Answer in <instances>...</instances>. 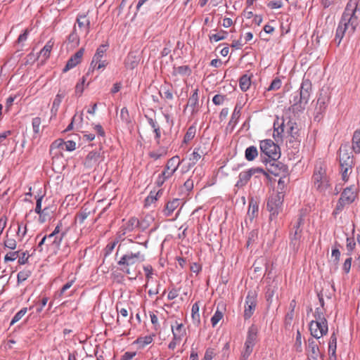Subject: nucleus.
I'll list each match as a JSON object with an SVG mask.
<instances>
[{
  "label": "nucleus",
  "mask_w": 360,
  "mask_h": 360,
  "mask_svg": "<svg viewBox=\"0 0 360 360\" xmlns=\"http://www.w3.org/2000/svg\"><path fill=\"white\" fill-rule=\"evenodd\" d=\"M212 101L215 105H221L224 101V96L222 95L217 94L213 97Z\"/></svg>",
  "instance_id": "62"
},
{
  "label": "nucleus",
  "mask_w": 360,
  "mask_h": 360,
  "mask_svg": "<svg viewBox=\"0 0 360 360\" xmlns=\"http://www.w3.org/2000/svg\"><path fill=\"white\" fill-rule=\"evenodd\" d=\"M303 223V219L300 217L295 226V232L290 235V245L293 246L294 249H297L300 246V241L302 236V230L300 229V225Z\"/></svg>",
  "instance_id": "18"
},
{
  "label": "nucleus",
  "mask_w": 360,
  "mask_h": 360,
  "mask_svg": "<svg viewBox=\"0 0 360 360\" xmlns=\"http://www.w3.org/2000/svg\"><path fill=\"white\" fill-rule=\"evenodd\" d=\"M186 108H188L192 115L197 113L200 109L198 99V89H195L192 95L188 98Z\"/></svg>",
  "instance_id": "19"
},
{
  "label": "nucleus",
  "mask_w": 360,
  "mask_h": 360,
  "mask_svg": "<svg viewBox=\"0 0 360 360\" xmlns=\"http://www.w3.org/2000/svg\"><path fill=\"white\" fill-rule=\"evenodd\" d=\"M227 33L224 31H220L217 34H212L209 36L210 40L211 41H219L220 40H223L226 37Z\"/></svg>",
  "instance_id": "43"
},
{
  "label": "nucleus",
  "mask_w": 360,
  "mask_h": 360,
  "mask_svg": "<svg viewBox=\"0 0 360 360\" xmlns=\"http://www.w3.org/2000/svg\"><path fill=\"white\" fill-rule=\"evenodd\" d=\"M143 270L146 274L147 282L152 277L153 269L150 265H147L143 267Z\"/></svg>",
  "instance_id": "60"
},
{
  "label": "nucleus",
  "mask_w": 360,
  "mask_h": 360,
  "mask_svg": "<svg viewBox=\"0 0 360 360\" xmlns=\"http://www.w3.org/2000/svg\"><path fill=\"white\" fill-rule=\"evenodd\" d=\"M258 155V151L255 146H250L246 148L245 157L247 160L252 161Z\"/></svg>",
  "instance_id": "33"
},
{
  "label": "nucleus",
  "mask_w": 360,
  "mask_h": 360,
  "mask_svg": "<svg viewBox=\"0 0 360 360\" xmlns=\"http://www.w3.org/2000/svg\"><path fill=\"white\" fill-rule=\"evenodd\" d=\"M150 317L152 324L154 326L155 330H158L160 328V323L158 321V316L154 313H150Z\"/></svg>",
  "instance_id": "55"
},
{
  "label": "nucleus",
  "mask_w": 360,
  "mask_h": 360,
  "mask_svg": "<svg viewBox=\"0 0 360 360\" xmlns=\"http://www.w3.org/2000/svg\"><path fill=\"white\" fill-rule=\"evenodd\" d=\"M336 349H337V337L335 333L330 335V341L328 344V353L329 355L335 357L336 356Z\"/></svg>",
  "instance_id": "30"
},
{
  "label": "nucleus",
  "mask_w": 360,
  "mask_h": 360,
  "mask_svg": "<svg viewBox=\"0 0 360 360\" xmlns=\"http://www.w3.org/2000/svg\"><path fill=\"white\" fill-rule=\"evenodd\" d=\"M63 237V233L60 234V236H56L52 238V239H47L48 244L53 245L56 248H58L60 245Z\"/></svg>",
  "instance_id": "44"
},
{
  "label": "nucleus",
  "mask_w": 360,
  "mask_h": 360,
  "mask_svg": "<svg viewBox=\"0 0 360 360\" xmlns=\"http://www.w3.org/2000/svg\"><path fill=\"white\" fill-rule=\"evenodd\" d=\"M18 251L15 252H11L6 255L4 257L5 262H10V261H14L18 257Z\"/></svg>",
  "instance_id": "53"
},
{
  "label": "nucleus",
  "mask_w": 360,
  "mask_h": 360,
  "mask_svg": "<svg viewBox=\"0 0 360 360\" xmlns=\"http://www.w3.org/2000/svg\"><path fill=\"white\" fill-rule=\"evenodd\" d=\"M257 304V296L254 292H248L245 299V305L244 310V317L245 319H250L253 314Z\"/></svg>",
  "instance_id": "13"
},
{
  "label": "nucleus",
  "mask_w": 360,
  "mask_h": 360,
  "mask_svg": "<svg viewBox=\"0 0 360 360\" xmlns=\"http://www.w3.org/2000/svg\"><path fill=\"white\" fill-rule=\"evenodd\" d=\"M139 221L135 218H131L127 222L122 225L121 230L118 232L120 237L125 235L128 232L132 231L136 227L139 226Z\"/></svg>",
  "instance_id": "21"
},
{
  "label": "nucleus",
  "mask_w": 360,
  "mask_h": 360,
  "mask_svg": "<svg viewBox=\"0 0 360 360\" xmlns=\"http://www.w3.org/2000/svg\"><path fill=\"white\" fill-rule=\"evenodd\" d=\"M27 309V308L21 309L15 315L13 316V319L11 321V325H13L15 323L20 321L26 314Z\"/></svg>",
  "instance_id": "46"
},
{
  "label": "nucleus",
  "mask_w": 360,
  "mask_h": 360,
  "mask_svg": "<svg viewBox=\"0 0 360 360\" xmlns=\"http://www.w3.org/2000/svg\"><path fill=\"white\" fill-rule=\"evenodd\" d=\"M43 196H40L38 198L36 203L35 212L39 214V219L41 222L44 221V219H42V215L44 214V212L46 209L41 210V200Z\"/></svg>",
  "instance_id": "42"
},
{
  "label": "nucleus",
  "mask_w": 360,
  "mask_h": 360,
  "mask_svg": "<svg viewBox=\"0 0 360 360\" xmlns=\"http://www.w3.org/2000/svg\"><path fill=\"white\" fill-rule=\"evenodd\" d=\"M260 149L263 153L276 161L280 158V148L272 140L266 139L260 142Z\"/></svg>",
  "instance_id": "8"
},
{
  "label": "nucleus",
  "mask_w": 360,
  "mask_h": 360,
  "mask_svg": "<svg viewBox=\"0 0 360 360\" xmlns=\"http://www.w3.org/2000/svg\"><path fill=\"white\" fill-rule=\"evenodd\" d=\"M30 273L29 271H20L18 274V281L19 283L25 281L30 276Z\"/></svg>",
  "instance_id": "57"
},
{
  "label": "nucleus",
  "mask_w": 360,
  "mask_h": 360,
  "mask_svg": "<svg viewBox=\"0 0 360 360\" xmlns=\"http://www.w3.org/2000/svg\"><path fill=\"white\" fill-rule=\"evenodd\" d=\"M89 213L90 212H86V210H83L76 216V221L79 224L84 223V220L88 217Z\"/></svg>",
  "instance_id": "48"
},
{
  "label": "nucleus",
  "mask_w": 360,
  "mask_h": 360,
  "mask_svg": "<svg viewBox=\"0 0 360 360\" xmlns=\"http://www.w3.org/2000/svg\"><path fill=\"white\" fill-rule=\"evenodd\" d=\"M259 207L257 203L253 200L249 202V207L248 210V215L251 220H252L258 214Z\"/></svg>",
  "instance_id": "32"
},
{
  "label": "nucleus",
  "mask_w": 360,
  "mask_h": 360,
  "mask_svg": "<svg viewBox=\"0 0 360 360\" xmlns=\"http://www.w3.org/2000/svg\"><path fill=\"white\" fill-rule=\"evenodd\" d=\"M68 42L71 44L72 47H76L79 44V36L77 33V27L75 25L72 32L68 36Z\"/></svg>",
  "instance_id": "29"
},
{
  "label": "nucleus",
  "mask_w": 360,
  "mask_h": 360,
  "mask_svg": "<svg viewBox=\"0 0 360 360\" xmlns=\"http://www.w3.org/2000/svg\"><path fill=\"white\" fill-rule=\"evenodd\" d=\"M180 164L181 160L179 156L176 155L170 158L167 161L165 169L162 172V176L171 178L177 170Z\"/></svg>",
  "instance_id": "15"
},
{
  "label": "nucleus",
  "mask_w": 360,
  "mask_h": 360,
  "mask_svg": "<svg viewBox=\"0 0 360 360\" xmlns=\"http://www.w3.org/2000/svg\"><path fill=\"white\" fill-rule=\"evenodd\" d=\"M356 196V189L355 186H351L346 188L337 204L336 210H342L345 205L351 204L355 200Z\"/></svg>",
  "instance_id": "10"
},
{
  "label": "nucleus",
  "mask_w": 360,
  "mask_h": 360,
  "mask_svg": "<svg viewBox=\"0 0 360 360\" xmlns=\"http://www.w3.org/2000/svg\"><path fill=\"white\" fill-rule=\"evenodd\" d=\"M257 340V333L252 328L248 330L247 339L245 342L244 350L241 353L240 360H247L251 353L252 352L253 347L255 345Z\"/></svg>",
  "instance_id": "9"
},
{
  "label": "nucleus",
  "mask_w": 360,
  "mask_h": 360,
  "mask_svg": "<svg viewBox=\"0 0 360 360\" xmlns=\"http://www.w3.org/2000/svg\"><path fill=\"white\" fill-rule=\"evenodd\" d=\"M352 167H340L342 179L344 181H347L349 178Z\"/></svg>",
  "instance_id": "49"
},
{
  "label": "nucleus",
  "mask_w": 360,
  "mask_h": 360,
  "mask_svg": "<svg viewBox=\"0 0 360 360\" xmlns=\"http://www.w3.org/2000/svg\"><path fill=\"white\" fill-rule=\"evenodd\" d=\"M339 161L340 167H352L353 165V156L347 146H341L339 149Z\"/></svg>",
  "instance_id": "14"
},
{
  "label": "nucleus",
  "mask_w": 360,
  "mask_h": 360,
  "mask_svg": "<svg viewBox=\"0 0 360 360\" xmlns=\"http://www.w3.org/2000/svg\"><path fill=\"white\" fill-rule=\"evenodd\" d=\"M171 329L173 338L168 345V348L174 350L177 345L181 344L183 339L186 337V329L183 323L177 321L172 324Z\"/></svg>",
  "instance_id": "7"
},
{
  "label": "nucleus",
  "mask_w": 360,
  "mask_h": 360,
  "mask_svg": "<svg viewBox=\"0 0 360 360\" xmlns=\"http://www.w3.org/2000/svg\"><path fill=\"white\" fill-rule=\"evenodd\" d=\"M321 307H317L314 311V316L315 318L314 321H327L326 319L325 318V309L323 308V299L321 297L319 299Z\"/></svg>",
  "instance_id": "25"
},
{
  "label": "nucleus",
  "mask_w": 360,
  "mask_h": 360,
  "mask_svg": "<svg viewBox=\"0 0 360 360\" xmlns=\"http://www.w3.org/2000/svg\"><path fill=\"white\" fill-rule=\"evenodd\" d=\"M40 124L41 119L39 117H34L32 120V127L34 133L38 134L39 132Z\"/></svg>",
  "instance_id": "56"
},
{
  "label": "nucleus",
  "mask_w": 360,
  "mask_h": 360,
  "mask_svg": "<svg viewBox=\"0 0 360 360\" xmlns=\"http://www.w3.org/2000/svg\"><path fill=\"white\" fill-rule=\"evenodd\" d=\"M284 198L283 192H273L267 202V209L270 212V219L276 218L282 210V205Z\"/></svg>",
  "instance_id": "6"
},
{
  "label": "nucleus",
  "mask_w": 360,
  "mask_h": 360,
  "mask_svg": "<svg viewBox=\"0 0 360 360\" xmlns=\"http://www.w3.org/2000/svg\"><path fill=\"white\" fill-rule=\"evenodd\" d=\"M356 246V243L354 238L347 239V249L349 252V254L354 250Z\"/></svg>",
  "instance_id": "58"
},
{
  "label": "nucleus",
  "mask_w": 360,
  "mask_h": 360,
  "mask_svg": "<svg viewBox=\"0 0 360 360\" xmlns=\"http://www.w3.org/2000/svg\"><path fill=\"white\" fill-rule=\"evenodd\" d=\"M215 354L216 353L213 348H207L202 360H212L214 357Z\"/></svg>",
  "instance_id": "50"
},
{
  "label": "nucleus",
  "mask_w": 360,
  "mask_h": 360,
  "mask_svg": "<svg viewBox=\"0 0 360 360\" xmlns=\"http://www.w3.org/2000/svg\"><path fill=\"white\" fill-rule=\"evenodd\" d=\"M280 169H281L278 167V165L275 162V161H274L272 163L270 162L269 165L267 167L268 172L274 176L279 175Z\"/></svg>",
  "instance_id": "45"
},
{
  "label": "nucleus",
  "mask_w": 360,
  "mask_h": 360,
  "mask_svg": "<svg viewBox=\"0 0 360 360\" xmlns=\"http://www.w3.org/2000/svg\"><path fill=\"white\" fill-rule=\"evenodd\" d=\"M117 311V323L121 326H125L129 323L128 311L125 308H120L119 304L116 306Z\"/></svg>",
  "instance_id": "23"
},
{
  "label": "nucleus",
  "mask_w": 360,
  "mask_h": 360,
  "mask_svg": "<svg viewBox=\"0 0 360 360\" xmlns=\"http://www.w3.org/2000/svg\"><path fill=\"white\" fill-rule=\"evenodd\" d=\"M268 6L272 9L280 8L283 6V3L281 1H271L269 3Z\"/></svg>",
  "instance_id": "63"
},
{
  "label": "nucleus",
  "mask_w": 360,
  "mask_h": 360,
  "mask_svg": "<svg viewBox=\"0 0 360 360\" xmlns=\"http://www.w3.org/2000/svg\"><path fill=\"white\" fill-rule=\"evenodd\" d=\"M64 146L68 151H72L76 148V143L73 141H68L64 142Z\"/></svg>",
  "instance_id": "59"
},
{
  "label": "nucleus",
  "mask_w": 360,
  "mask_h": 360,
  "mask_svg": "<svg viewBox=\"0 0 360 360\" xmlns=\"http://www.w3.org/2000/svg\"><path fill=\"white\" fill-rule=\"evenodd\" d=\"M191 70L188 65H181V66H179V67H174L173 68L172 75L174 77H176L178 75L188 76L191 74Z\"/></svg>",
  "instance_id": "26"
},
{
  "label": "nucleus",
  "mask_w": 360,
  "mask_h": 360,
  "mask_svg": "<svg viewBox=\"0 0 360 360\" xmlns=\"http://www.w3.org/2000/svg\"><path fill=\"white\" fill-rule=\"evenodd\" d=\"M250 77L247 75H243L239 80V86L243 91H246L250 86Z\"/></svg>",
  "instance_id": "35"
},
{
  "label": "nucleus",
  "mask_w": 360,
  "mask_h": 360,
  "mask_svg": "<svg viewBox=\"0 0 360 360\" xmlns=\"http://www.w3.org/2000/svg\"><path fill=\"white\" fill-rule=\"evenodd\" d=\"M63 98H64L63 94H58L56 96V98L53 102V105H52V108H51V112L53 114H54V115L56 114Z\"/></svg>",
  "instance_id": "38"
},
{
  "label": "nucleus",
  "mask_w": 360,
  "mask_h": 360,
  "mask_svg": "<svg viewBox=\"0 0 360 360\" xmlns=\"http://www.w3.org/2000/svg\"><path fill=\"white\" fill-rule=\"evenodd\" d=\"M328 323L327 321H311L309 324V330L311 335L319 339L328 333Z\"/></svg>",
  "instance_id": "11"
},
{
  "label": "nucleus",
  "mask_w": 360,
  "mask_h": 360,
  "mask_svg": "<svg viewBox=\"0 0 360 360\" xmlns=\"http://www.w3.org/2000/svg\"><path fill=\"white\" fill-rule=\"evenodd\" d=\"M281 86V79L276 78L272 81L271 84H270V86L268 88V90L269 91L277 90V89H280Z\"/></svg>",
  "instance_id": "52"
},
{
  "label": "nucleus",
  "mask_w": 360,
  "mask_h": 360,
  "mask_svg": "<svg viewBox=\"0 0 360 360\" xmlns=\"http://www.w3.org/2000/svg\"><path fill=\"white\" fill-rule=\"evenodd\" d=\"M306 352L308 359L313 360H318L319 357L321 356L319 347L317 343L313 339H309L308 346L306 348Z\"/></svg>",
  "instance_id": "16"
},
{
  "label": "nucleus",
  "mask_w": 360,
  "mask_h": 360,
  "mask_svg": "<svg viewBox=\"0 0 360 360\" xmlns=\"http://www.w3.org/2000/svg\"><path fill=\"white\" fill-rule=\"evenodd\" d=\"M163 91V95L162 97L167 100H172L174 96L173 94L169 88H167V86H164L162 89Z\"/></svg>",
  "instance_id": "54"
},
{
  "label": "nucleus",
  "mask_w": 360,
  "mask_h": 360,
  "mask_svg": "<svg viewBox=\"0 0 360 360\" xmlns=\"http://www.w3.org/2000/svg\"><path fill=\"white\" fill-rule=\"evenodd\" d=\"M165 155L166 152L165 150L151 151L148 153L149 157L155 160L160 159V158L165 156Z\"/></svg>",
  "instance_id": "47"
},
{
  "label": "nucleus",
  "mask_w": 360,
  "mask_h": 360,
  "mask_svg": "<svg viewBox=\"0 0 360 360\" xmlns=\"http://www.w3.org/2000/svg\"><path fill=\"white\" fill-rule=\"evenodd\" d=\"M153 335H146L144 337H140L136 339L134 342L135 344L139 345L140 348H143L146 345L150 344L153 340Z\"/></svg>",
  "instance_id": "34"
},
{
  "label": "nucleus",
  "mask_w": 360,
  "mask_h": 360,
  "mask_svg": "<svg viewBox=\"0 0 360 360\" xmlns=\"http://www.w3.org/2000/svg\"><path fill=\"white\" fill-rule=\"evenodd\" d=\"M52 49V44L50 42L47 43L39 53V58H43L44 60L47 59L49 57L51 51Z\"/></svg>",
  "instance_id": "40"
},
{
  "label": "nucleus",
  "mask_w": 360,
  "mask_h": 360,
  "mask_svg": "<svg viewBox=\"0 0 360 360\" xmlns=\"http://www.w3.org/2000/svg\"><path fill=\"white\" fill-rule=\"evenodd\" d=\"M261 174H266V173L264 169L259 167L250 168L246 171H243L239 174V179L237 182V186H244L248 182L253 175H258Z\"/></svg>",
  "instance_id": "12"
},
{
  "label": "nucleus",
  "mask_w": 360,
  "mask_h": 360,
  "mask_svg": "<svg viewBox=\"0 0 360 360\" xmlns=\"http://www.w3.org/2000/svg\"><path fill=\"white\" fill-rule=\"evenodd\" d=\"M202 151L200 148H195L190 157V161L193 165L196 164L202 157Z\"/></svg>",
  "instance_id": "41"
},
{
  "label": "nucleus",
  "mask_w": 360,
  "mask_h": 360,
  "mask_svg": "<svg viewBox=\"0 0 360 360\" xmlns=\"http://www.w3.org/2000/svg\"><path fill=\"white\" fill-rule=\"evenodd\" d=\"M200 304L199 302H196L192 305L191 308V318L194 324H199L200 322Z\"/></svg>",
  "instance_id": "27"
},
{
  "label": "nucleus",
  "mask_w": 360,
  "mask_h": 360,
  "mask_svg": "<svg viewBox=\"0 0 360 360\" xmlns=\"http://www.w3.org/2000/svg\"><path fill=\"white\" fill-rule=\"evenodd\" d=\"M360 27V0H349L336 30L335 41L339 45L344 36L350 37Z\"/></svg>",
  "instance_id": "1"
},
{
  "label": "nucleus",
  "mask_w": 360,
  "mask_h": 360,
  "mask_svg": "<svg viewBox=\"0 0 360 360\" xmlns=\"http://www.w3.org/2000/svg\"><path fill=\"white\" fill-rule=\"evenodd\" d=\"M195 127H190L184 136L183 143L186 144L189 143L195 137Z\"/></svg>",
  "instance_id": "39"
},
{
  "label": "nucleus",
  "mask_w": 360,
  "mask_h": 360,
  "mask_svg": "<svg viewBox=\"0 0 360 360\" xmlns=\"http://www.w3.org/2000/svg\"><path fill=\"white\" fill-rule=\"evenodd\" d=\"M311 91V83L309 79L303 80L300 89L299 95H296L293 98V107L295 109L301 110L305 108L308 103Z\"/></svg>",
  "instance_id": "2"
},
{
  "label": "nucleus",
  "mask_w": 360,
  "mask_h": 360,
  "mask_svg": "<svg viewBox=\"0 0 360 360\" xmlns=\"http://www.w3.org/2000/svg\"><path fill=\"white\" fill-rule=\"evenodd\" d=\"M108 46V44H102L97 49L91 62L87 75H89L90 72H94L95 70L102 71L109 64V60L105 59V52Z\"/></svg>",
  "instance_id": "3"
},
{
  "label": "nucleus",
  "mask_w": 360,
  "mask_h": 360,
  "mask_svg": "<svg viewBox=\"0 0 360 360\" xmlns=\"http://www.w3.org/2000/svg\"><path fill=\"white\" fill-rule=\"evenodd\" d=\"M352 144L353 150L356 153H360V129L354 132Z\"/></svg>",
  "instance_id": "28"
},
{
  "label": "nucleus",
  "mask_w": 360,
  "mask_h": 360,
  "mask_svg": "<svg viewBox=\"0 0 360 360\" xmlns=\"http://www.w3.org/2000/svg\"><path fill=\"white\" fill-rule=\"evenodd\" d=\"M80 34L86 36L89 32L90 20L85 14H79L76 19Z\"/></svg>",
  "instance_id": "17"
},
{
  "label": "nucleus",
  "mask_w": 360,
  "mask_h": 360,
  "mask_svg": "<svg viewBox=\"0 0 360 360\" xmlns=\"http://www.w3.org/2000/svg\"><path fill=\"white\" fill-rule=\"evenodd\" d=\"M180 205V200L178 198H174L171 201H169L165 206L163 211L164 214L166 217H169L174 212V211Z\"/></svg>",
  "instance_id": "24"
},
{
  "label": "nucleus",
  "mask_w": 360,
  "mask_h": 360,
  "mask_svg": "<svg viewBox=\"0 0 360 360\" xmlns=\"http://www.w3.org/2000/svg\"><path fill=\"white\" fill-rule=\"evenodd\" d=\"M112 250V243H109L105 249L103 263L99 266V269L103 272H105V269H108V267L106 266V264H105V262L107 261L108 257L110 255Z\"/></svg>",
  "instance_id": "36"
},
{
  "label": "nucleus",
  "mask_w": 360,
  "mask_h": 360,
  "mask_svg": "<svg viewBox=\"0 0 360 360\" xmlns=\"http://www.w3.org/2000/svg\"><path fill=\"white\" fill-rule=\"evenodd\" d=\"M313 183L315 188L321 193H325L330 188L328 179L326 169L321 166L316 167L313 176Z\"/></svg>",
  "instance_id": "5"
},
{
  "label": "nucleus",
  "mask_w": 360,
  "mask_h": 360,
  "mask_svg": "<svg viewBox=\"0 0 360 360\" xmlns=\"http://www.w3.org/2000/svg\"><path fill=\"white\" fill-rule=\"evenodd\" d=\"M224 317V313L222 311L219 309V307H217L216 311L214 312V315L211 318V323L213 328H214L218 323L223 319Z\"/></svg>",
  "instance_id": "37"
},
{
  "label": "nucleus",
  "mask_w": 360,
  "mask_h": 360,
  "mask_svg": "<svg viewBox=\"0 0 360 360\" xmlns=\"http://www.w3.org/2000/svg\"><path fill=\"white\" fill-rule=\"evenodd\" d=\"M179 295V290L175 288H172L171 290L169 291L167 295V298L169 300H172L177 297Z\"/></svg>",
  "instance_id": "64"
},
{
  "label": "nucleus",
  "mask_w": 360,
  "mask_h": 360,
  "mask_svg": "<svg viewBox=\"0 0 360 360\" xmlns=\"http://www.w3.org/2000/svg\"><path fill=\"white\" fill-rule=\"evenodd\" d=\"M99 158V155L96 152H90L85 160L84 165L88 167H91L96 163Z\"/></svg>",
  "instance_id": "31"
},
{
  "label": "nucleus",
  "mask_w": 360,
  "mask_h": 360,
  "mask_svg": "<svg viewBox=\"0 0 360 360\" xmlns=\"http://www.w3.org/2000/svg\"><path fill=\"white\" fill-rule=\"evenodd\" d=\"M139 61V53L137 52H130L125 60V65L127 68L133 70L138 66Z\"/></svg>",
  "instance_id": "22"
},
{
  "label": "nucleus",
  "mask_w": 360,
  "mask_h": 360,
  "mask_svg": "<svg viewBox=\"0 0 360 360\" xmlns=\"http://www.w3.org/2000/svg\"><path fill=\"white\" fill-rule=\"evenodd\" d=\"M17 245L16 241L15 239L7 238L4 241V246L11 250L15 249Z\"/></svg>",
  "instance_id": "51"
},
{
  "label": "nucleus",
  "mask_w": 360,
  "mask_h": 360,
  "mask_svg": "<svg viewBox=\"0 0 360 360\" xmlns=\"http://www.w3.org/2000/svg\"><path fill=\"white\" fill-rule=\"evenodd\" d=\"M143 256L140 252L136 253H130L123 255L118 261L119 269L124 274H131V269L134 266L142 261H143Z\"/></svg>",
  "instance_id": "4"
},
{
  "label": "nucleus",
  "mask_w": 360,
  "mask_h": 360,
  "mask_svg": "<svg viewBox=\"0 0 360 360\" xmlns=\"http://www.w3.org/2000/svg\"><path fill=\"white\" fill-rule=\"evenodd\" d=\"M352 265V257L347 258L343 264V270L346 274H348L350 271Z\"/></svg>",
  "instance_id": "61"
},
{
  "label": "nucleus",
  "mask_w": 360,
  "mask_h": 360,
  "mask_svg": "<svg viewBox=\"0 0 360 360\" xmlns=\"http://www.w3.org/2000/svg\"><path fill=\"white\" fill-rule=\"evenodd\" d=\"M84 49L82 48L71 56V58L68 60L66 65L63 68L64 72L69 71L81 62L82 58L84 55Z\"/></svg>",
  "instance_id": "20"
}]
</instances>
